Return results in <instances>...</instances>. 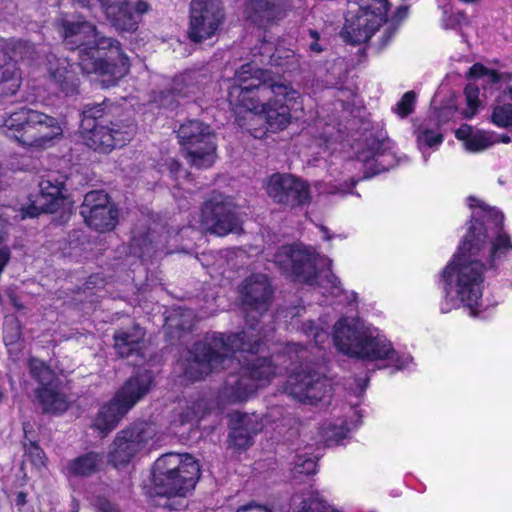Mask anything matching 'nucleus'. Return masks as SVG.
Listing matches in <instances>:
<instances>
[{"label":"nucleus","mask_w":512,"mask_h":512,"mask_svg":"<svg viewBox=\"0 0 512 512\" xmlns=\"http://www.w3.org/2000/svg\"><path fill=\"white\" fill-rule=\"evenodd\" d=\"M262 343L259 333L248 331L208 334L188 351L184 376L190 381L202 380L212 372L229 368L237 351L247 352L250 358L246 359L239 373L228 375L220 390V398L224 402L245 401L279 373V366L272 358L254 355Z\"/></svg>","instance_id":"nucleus-1"},{"label":"nucleus","mask_w":512,"mask_h":512,"mask_svg":"<svg viewBox=\"0 0 512 512\" xmlns=\"http://www.w3.org/2000/svg\"><path fill=\"white\" fill-rule=\"evenodd\" d=\"M503 215L495 212L497 231L487 243V229L478 220L472 222L458 254L443 272V278L449 286H454L461 303L476 316V307L482 297L481 285L486 267L495 268L512 255V241L502 229Z\"/></svg>","instance_id":"nucleus-2"},{"label":"nucleus","mask_w":512,"mask_h":512,"mask_svg":"<svg viewBox=\"0 0 512 512\" xmlns=\"http://www.w3.org/2000/svg\"><path fill=\"white\" fill-rule=\"evenodd\" d=\"M300 94L289 82L271 77L261 69L245 64L236 71L229 87L228 101L233 110L257 112L270 131L285 129L291 120L290 111Z\"/></svg>","instance_id":"nucleus-3"},{"label":"nucleus","mask_w":512,"mask_h":512,"mask_svg":"<svg viewBox=\"0 0 512 512\" xmlns=\"http://www.w3.org/2000/svg\"><path fill=\"white\" fill-rule=\"evenodd\" d=\"M61 27L63 43L67 49L78 52V65L83 73L107 76L106 86L115 85L128 73V58L121 52L119 42L101 35L95 25L65 20Z\"/></svg>","instance_id":"nucleus-4"},{"label":"nucleus","mask_w":512,"mask_h":512,"mask_svg":"<svg viewBox=\"0 0 512 512\" xmlns=\"http://www.w3.org/2000/svg\"><path fill=\"white\" fill-rule=\"evenodd\" d=\"M333 341L342 353L363 360H393L396 354L385 336H373L359 319H340L334 326Z\"/></svg>","instance_id":"nucleus-5"},{"label":"nucleus","mask_w":512,"mask_h":512,"mask_svg":"<svg viewBox=\"0 0 512 512\" xmlns=\"http://www.w3.org/2000/svg\"><path fill=\"white\" fill-rule=\"evenodd\" d=\"M1 117V124L12 132L9 137L22 146L46 147L63 133L56 118L27 107L5 112Z\"/></svg>","instance_id":"nucleus-6"},{"label":"nucleus","mask_w":512,"mask_h":512,"mask_svg":"<svg viewBox=\"0 0 512 512\" xmlns=\"http://www.w3.org/2000/svg\"><path fill=\"white\" fill-rule=\"evenodd\" d=\"M199 477V464L188 454H164L153 466L154 489L162 496H185L194 489Z\"/></svg>","instance_id":"nucleus-7"},{"label":"nucleus","mask_w":512,"mask_h":512,"mask_svg":"<svg viewBox=\"0 0 512 512\" xmlns=\"http://www.w3.org/2000/svg\"><path fill=\"white\" fill-rule=\"evenodd\" d=\"M151 383L149 371L129 378L115 396L101 407L94 419V427L105 434L115 429L128 411L148 393Z\"/></svg>","instance_id":"nucleus-8"},{"label":"nucleus","mask_w":512,"mask_h":512,"mask_svg":"<svg viewBox=\"0 0 512 512\" xmlns=\"http://www.w3.org/2000/svg\"><path fill=\"white\" fill-rule=\"evenodd\" d=\"M386 0H353L345 16L342 35L351 44L368 41L386 20Z\"/></svg>","instance_id":"nucleus-9"},{"label":"nucleus","mask_w":512,"mask_h":512,"mask_svg":"<svg viewBox=\"0 0 512 512\" xmlns=\"http://www.w3.org/2000/svg\"><path fill=\"white\" fill-rule=\"evenodd\" d=\"M178 138L192 166L209 168L214 164L217 157L216 136L209 125L189 120L179 127Z\"/></svg>","instance_id":"nucleus-10"},{"label":"nucleus","mask_w":512,"mask_h":512,"mask_svg":"<svg viewBox=\"0 0 512 512\" xmlns=\"http://www.w3.org/2000/svg\"><path fill=\"white\" fill-rule=\"evenodd\" d=\"M285 390L295 400L309 405L326 402L332 396L325 372L311 363L301 365L288 377Z\"/></svg>","instance_id":"nucleus-11"},{"label":"nucleus","mask_w":512,"mask_h":512,"mask_svg":"<svg viewBox=\"0 0 512 512\" xmlns=\"http://www.w3.org/2000/svg\"><path fill=\"white\" fill-rule=\"evenodd\" d=\"M157 433L155 424L137 421L119 431L110 445L108 461L114 467L127 465Z\"/></svg>","instance_id":"nucleus-12"},{"label":"nucleus","mask_w":512,"mask_h":512,"mask_svg":"<svg viewBox=\"0 0 512 512\" xmlns=\"http://www.w3.org/2000/svg\"><path fill=\"white\" fill-rule=\"evenodd\" d=\"M188 37L194 43L211 39L220 31L225 18L221 0H191Z\"/></svg>","instance_id":"nucleus-13"},{"label":"nucleus","mask_w":512,"mask_h":512,"mask_svg":"<svg viewBox=\"0 0 512 512\" xmlns=\"http://www.w3.org/2000/svg\"><path fill=\"white\" fill-rule=\"evenodd\" d=\"M240 300L245 313V321L254 331L261 316L268 310L273 289L264 274L247 277L239 288Z\"/></svg>","instance_id":"nucleus-14"},{"label":"nucleus","mask_w":512,"mask_h":512,"mask_svg":"<svg viewBox=\"0 0 512 512\" xmlns=\"http://www.w3.org/2000/svg\"><path fill=\"white\" fill-rule=\"evenodd\" d=\"M201 226L210 234L225 236L241 230V221L232 201L215 195L202 206Z\"/></svg>","instance_id":"nucleus-15"},{"label":"nucleus","mask_w":512,"mask_h":512,"mask_svg":"<svg viewBox=\"0 0 512 512\" xmlns=\"http://www.w3.org/2000/svg\"><path fill=\"white\" fill-rule=\"evenodd\" d=\"M320 257L312 247L300 244L283 246L275 254V263L296 280L314 284L317 278V263Z\"/></svg>","instance_id":"nucleus-16"},{"label":"nucleus","mask_w":512,"mask_h":512,"mask_svg":"<svg viewBox=\"0 0 512 512\" xmlns=\"http://www.w3.org/2000/svg\"><path fill=\"white\" fill-rule=\"evenodd\" d=\"M80 214L90 228L101 233L112 231L118 223L117 207L108 194L100 190L86 193Z\"/></svg>","instance_id":"nucleus-17"},{"label":"nucleus","mask_w":512,"mask_h":512,"mask_svg":"<svg viewBox=\"0 0 512 512\" xmlns=\"http://www.w3.org/2000/svg\"><path fill=\"white\" fill-rule=\"evenodd\" d=\"M134 133L135 126L131 121H110V126L101 124L90 126V129H81L85 145L100 153H109L115 147L125 145Z\"/></svg>","instance_id":"nucleus-18"},{"label":"nucleus","mask_w":512,"mask_h":512,"mask_svg":"<svg viewBox=\"0 0 512 512\" xmlns=\"http://www.w3.org/2000/svg\"><path fill=\"white\" fill-rule=\"evenodd\" d=\"M99 2L107 20L120 32H135L141 16L150 9V5L144 0H99Z\"/></svg>","instance_id":"nucleus-19"},{"label":"nucleus","mask_w":512,"mask_h":512,"mask_svg":"<svg viewBox=\"0 0 512 512\" xmlns=\"http://www.w3.org/2000/svg\"><path fill=\"white\" fill-rule=\"evenodd\" d=\"M266 191L274 202L285 206H303L310 202L308 185L290 174L270 176Z\"/></svg>","instance_id":"nucleus-20"},{"label":"nucleus","mask_w":512,"mask_h":512,"mask_svg":"<svg viewBox=\"0 0 512 512\" xmlns=\"http://www.w3.org/2000/svg\"><path fill=\"white\" fill-rule=\"evenodd\" d=\"M235 423L229 433V447L236 450H246L253 443V436L263 428L256 415L235 414Z\"/></svg>","instance_id":"nucleus-21"},{"label":"nucleus","mask_w":512,"mask_h":512,"mask_svg":"<svg viewBox=\"0 0 512 512\" xmlns=\"http://www.w3.org/2000/svg\"><path fill=\"white\" fill-rule=\"evenodd\" d=\"M42 412L51 415H60L66 412L71 404L68 396L61 388L60 380L47 386L39 387L35 391Z\"/></svg>","instance_id":"nucleus-22"},{"label":"nucleus","mask_w":512,"mask_h":512,"mask_svg":"<svg viewBox=\"0 0 512 512\" xmlns=\"http://www.w3.org/2000/svg\"><path fill=\"white\" fill-rule=\"evenodd\" d=\"M70 68V64L65 59L60 60L55 56L48 59L50 78L67 96L77 94L79 88V79L76 73Z\"/></svg>","instance_id":"nucleus-23"},{"label":"nucleus","mask_w":512,"mask_h":512,"mask_svg":"<svg viewBox=\"0 0 512 512\" xmlns=\"http://www.w3.org/2000/svg\"><path fill=\"white\" fill-rule=\"evenodd\" d=\"M39 187L40 193L35 201V209L45 213L56 212L64 202V183L58 180L53 182L51 179H43Z\"/></svg>","instance_id":"nucleus-24"},{"label":"nucleus","mask_w":512,"mask_h":512,"mask_svg":"<svg viewBox=\"0 0 512 512\" xmlns=\"http://www.w3.org/2000/svg\"><path fill=\"white\" fill-rule=\"evenodd\" d=\"M145 331L138 324L126 328H120L113 335L114 348L120 357H129L138 353Z\"/></svg>","instance_id":"nucleus-25"},{"label":"nucleus","mask_w":512,"mask_h":512,"mask_svg":"<svg viewBox=\"0 0 512 512\" xmlns=\"http://www.w3.org/2000/svg\"><path fill=\"white\" fill-rule=\"evenodd\" d=\"M20 85L21 75L15 62L7 60L5 53L0 54V96L14 95Z\"/></svg>","instance_id":"nucleus-26"},{"label":"nucleus","mask_w":512,"mask_h":512,"mask_svg":"<svg viewBox=\"0 0 512 512\" xmlns=\"http://www.w3.org/2000/svg\"><path fill=\"white\" fill-rule=\"evenodd\" d=\"M245 13L252 22L262 26L276 18L277 0H247Z\"/></svg>","instance_id":"nucleus-27"},{"label":"nucleus","mask_w":512,"mask_h":512,"mask_svg":"<svg viewBox=\"0 0 512 512\" xmlns=\"http://www.w3.org/2000/svg\"><path fill=\"white\" fill-rule=\"evenodd\" d=\"M0 50L7 60L31 62L37 57V52L32 43L24 40H0Z\"/></svg>","instance_id":"nucleus-28"},{"label":"nucleus","mask_w":512,"mask_h":512,"mask_svg":"<svg viewBox=\"0 0 512 512\" xmlns=\"http://www.w3.org/2000/svg\"><path fill=\"white\" fill-rule=\"evenodd\" d=\"M103 457L96 452H88L68 462L66 469L74 476H90L99 471Z\"/></svg>","instance_id":"nucleus-29"},{"label":"nucleus","mask_w":512,"mask_h":512,"mask_svg":"<svg viewBox=\"0 0 512 512\" xmlns=\"http://www.w3.org/2000/svg\"><path fill=\"white\" fill-rule=\"evenodd\" d=\"M114 110H118V108L113 105L108 106L105 101L85 105L82 111L81 129H90V126L100 125L96 121L104 118L110 122L109 117Z\"/></svg>","instance_id":"nucleus-30"},{"label":"nucleus","mask_w":512,"mask_h":512,"mask_svg":"<svg viewBox=\"0 0 512 512\" xmlns=\"http://www.w3.org/2000/svg\"><path fill=\"white\" fill-rule=\"evenodd\" d=\"M28 366L31 376L40 383V387L53 384L59 380L55 372L40 359L30 358Z\"/></svg>","instance_id":"nucleus-31"},{"label":"nucleus","mask_w":512,"mask_h":512,"mask_svg":"<svg viewBox=\"0 0 512 512\" xmlns=\"http://www.w3.org/2000/svg\"><path fill=\"white\" fill-rule=\"evenodd\" d=\"M510 102L498 104L493 108L491 121L498 127L512 126V86L508 89Z\"/></svg>","instance_id":"nucleus-32"},{"label":"nucleus","mask_w":512,"mask_h":512,"mask_svg":"<svg viewBox=\"0 0 512 512\" xmlns=\"http://www.w3.org/2000/svg\"><path fill=\"white\" fill-rule=\"evenodd\" d=\"M494 142L492 136L488 133L477 131L467 139L465 147L471 152H480L491 146Z\"/></svg>","instance_id":"nucleus-33"},{"label":"nucleus","mask_w":512,"mask_h":512,"mask_svg":"<svg viewBox=\"0 0 512 512\" xmlns=\"http://www.w3.org/2000/svg\"><path fill=\"white\" fill-rule=\"evenodd\" d=\"M317 462L306 455H297L293 462V472L299 475H312L316 472Z\"/></svg>","instance_id":"nucleus-34"},{"label":"nucleus","mask_w":512,"mask_h":512,"mask_svg":"<svg viewBox=\"0 0 512 512\" xmlns=\"http://www.w3.org/2000/svg\"><path fill=\"white\" fill-rule=\"evenodd\" d=\"M24 457L26 460L30 461L32 465L36 467L43 466L45 463V456L43 450L32 441L29 443L24 442Z\"/></svg>","instance_id":"nucleus-35"},{"label":"nucleus","mask_w":512,"mask_h":512,"mask_svg":"<svg viewBox=\"0 0 512 512\" xmlns=\"http://www.w3.org/2000/svg\"><path fill=\"white\" fill-rule=\"evenodd\" d=\"M442 140L443 136L441 133L435 132L430 129L422 130L417 138L420 149H422L424 146L429 148L437 146L442 142Z\"/></svg>","instance_id":"nucleus-36"},{"label":"nucleus","mask_w":512,"mask_h":512,"mask_svg":"<svg viewBox=\"0 0 512 512\" xmlns=\"http://www.w3.org/2000/svg\"><path fill=\"white\" fill-rule=\"evenodd\" d=\"M416 100V94L413 91L406 92L397 103L396 112L401 117H406L413 111Z\"/></svg>","instance_id":"nucleus-37"},{"label":"nucleus","mask_w":512,"mask_h":512,"mask_svg":"<svg viewBox=\"0 0 512 512\" xmlns=\"http://www.w3.org/2000/svg\"><path fill=\"white\" fill-rule=\"evenodd\" d=\"M304 329L308 337H313V341L316 346H321L329 338V334L327 331L318 329L311 321L304 324Z\"/></svg>","instance_id":"nucleus-38"},{"label":"nucleus","mask_w":512,"mask_h":512,"mask_svg":"<svg viewBox=\"0 0 512 512\" xmlns=\"http://www.w3.org/2000/svg\"><path fill=\"white\" fill-rule=\"evenodd\" d=\"M466 98H467V108L463 111V114L466 118H471L476 113L477 108V90L471 91L468 88L466 89Z\"/></svg>","instance_id":"nucleus-39"},{"label":"nucleus","mask_w":512,"mask_h":512,"mask_svg":"<svg viewBox=\"0 0 512 512\" xmlns=\"http://www.w3.org/2000/svg\"><path fill=\"white\" fill-rule=\"evenodd\" d=\"M309 36L311 37L312 41L309 44V48L312 52L320 53L323 51V48L319 44V34L316 30H309Z\"/></svg>","instance_id":"nucleus-40"},{"label":"nucleus","mask_w":512,"mask_h":512,"mask_svg":"<svg viewBox=\"0 0 512 512\" xmlns=\"http://www.w3.org/2000/svg\"><path fill=\"white\" fill-rule=\"evenodd\" d=\"M236 512H272L265 506L250 503L237 509Z\"/></svg>","instance_id":"nucleus-41"},{"label":"nucleus","mask_w":512,"mask_h":512,"mask_svg":"<svg viewBox=\"0 0 512 512\" xmlns=\"http://www.w3.org/2000/svg\"><path fill=\"white\" fill-rule=\"evenodd\" d=\"M488 73H489V69H487L485 66H483L482 64H479V63L474 64L469 70V74L472 77H476V78L488 75Z\"/></svg>","instance_id":"nucleus-42"},{"label":"nucleus","mask_w":512,"mask_h":512,"mask_svg":"<svg viewBox=\"0 0 512 512\" xmlns=\"http://www.w3.org/2000/svg\"><path fill=\"white\" fill-rule=\"evenodd\" d=\"M474 132H472V129L470 126L468 125H463L461 128H459L457 131H456V137L460 140H463L464 141V145L466 146L467 144V139L473 135Z\"/></svg>","instance_id":"nucleus-43"},{"label":"nucleus","mask_w":512,"mask_h":512,"mask_svg":"<svg viewBox=\"0 0 512 512\" xmlns=\"http://www.w3.org/2000/svg\"><path fill=\"white\" fill-rule=\"evenodd\" d=\"M27 494L23 491H20L16 494L15 504L19 507L24 506L26 504Z\"/></svg>","instance_id":"nucleus-44"},{"label":"nucleus","mask_w":512,"mask_h":512,"mask_svg":"<svg viewBox=\"0 0 512 512\" xmlns=\"http://www.w3.org/2000/svg\"><path fill=\"white\" fill-rule=\"evenodd\" d=\"M395 32V28H387L384 32V36H383V43H382V46H385L389 40L391 39V37L393 36Z\"/></svg>","instance_id":"nucleus-45"},{"label":"nucleus","mask_w":512,"mask_h":512,"mask_svg":"<svg viewBox=\"0 0 512 512\" xmlns=\"http://www.w3.org/2000/svg\"><path fill=\"white\" fill-rule=\"evenodd\" d=\"M328 282L331 283V286L333 289L339 290L340 281L338 280V278L336 276L330 275L328 278Z\"/></svg>","instance_id":"nucleus-46"},{"label":"nucleus","mask_w":512,"mask_h":512,"mask_svg":"<svg viewBox=\"0 0 512 512\" xmlns=\"http://www.w3.org/2000/svg\"><path fill=\"white\" fill-rule=\"evenodd\" d=\"M187 317H189L191 320H193L194 315H193L192 311L187 310ZM191 326H192V321H190L189 323L184 324L182 326V329H186V328L189 329Z\"/></svg>","instance_id":"nucleus-47"},{"label":"nucleus","mask_w":512,"mask_h":512,"mask_svg":"<svg viewBox=\"0 0 512 512\" xmlns=\"http://www.w3.org/2000/svg\"><path fill=\"white\" fill-rule=\"evenodd\" d=\"M288 348H289V351H290V350H294L295 352H298L299 350H302V349H303V346H302V345H300V344H295V343H293V344H289V345H288Z\"/></svg>","instance_id":"nucleus-48"},{"label":"nucleus","mask_w":512,"mask_h":512,"mask_svg":"<svg viewBox=\"0 0 512 512\" xmlns=\"http://www.w3.org/2000/svg\"><path fill=\"white\" fill-rule=\"evenodd\" d=\"M9 298H10L11 302L13 303V305H14L17 309H21V308H22V305L18 303L16 296H14V295H12V294H11V295H9Z\"/></svg>","instance_id":"nucleus-49"},{"label":"nucleus","mask_w":512,"mask_h":512,"mask_svg":"<svg viewBox=\"0 0 512 512\" xmlns=\"http://www.w3.org/2000/svg\"><path fill=\"white\" fill-rule=\"evenodd\" d=\"M488 75L490 76L492 82L499 81V75L497 74V72L489 70Z\"/></svg>","instance_id":"nucleus-50"},{"label":"nucleus","mask_w":512,"mask_h":512,"mask_svg":"<svg viewBox=\"0 0 512 512\" xmlns=\"http://www.w3.org/2000/svg\"><path fill=\"white\" fill-rule=\"evenodd\" d=\"M321 231L323 232L324 234V238L326 240H330L331 236L328 234V229L324 226L321 227Z\"/></svg>","instance_id":"nucleus-51"},{"label":"nucleus","mask_w":512,"mask_h":512,"mask_svg":"<svg viewBox=\"0 0 512 512\" xmlns=\"http://www.w3.org/2000/svg\"><path fill=\"white\" fill-rule=\"evenodd\" d=\"M3 223H2V220L0 219V243L3 241Z\"/></svg>","instance_id":"nucleus-52"},{"label":"nucleus","mask_w":512,"mask_h":512,"mask_svg":"<svg viewBox=\"0 0 512 512\" xmlns=\"http://www.w3.org/2000/svg\"><path fill=\"white\" fill-rule=\"evenodd\" d=\"M510 140H511V139H510V137H509V136H507V135H503V136L501 137V141H502L503 143H509V142H510Z\"/></svg>","instance_id":"nucleus-53"},{"label":"nucleus","mask_w":512,"mask_h":512,"mask_svg":"<svg viewBox=\"0 0 512 512\" xmlns=\"http://www.w3.org/2000/svg\"><path fill=\"white\" fill-rule=\"evenodd\" d=\"M179 164L176 162V161H173L172 164H171V169L172 170H177Z\"/></svg>","instance_id":"nucleus-54"},{"label":"nucleus","mask_w":512,"mask_h":512,"mask_svg":"<svg viewBox=\"0 0 512 512\" xmlns=\"http://www.w3.org/2000/svg\"><path fill=\"white\" fill-rule=\"evenodd\" d=\"M399 13L406 15L407 14V8H401L399 9Z\"/></svg>","instance_id":"nucleus-55"},{"label":"nucleus","mask_w":512,"mask_h":512,"mask_svg":"<svg viewBox=\"0 0 512 512\" xmlns=\"http://www.w3.org/2000/svg\"><path fill=\"white\" fill-rule=\"evenodd\" d=\"M458 19H462V20H466V17H465V14L464 13H461L458 15Z\"/></svg>","instance_id":"nucleus-56"},{"label":"nucleus","mask_w":512,"mask_h":512,"mask_svg":"<svg viewBox=\"0 0 512 512\" xmlns=\"http://www.w3.org/2000/svg\"><path fill=\"white\" fill-rule=\"evenodd\" d=\"M461 1H462V2H464V3H473V2H475L476 0H461Z\"/></svg>","instance_id":"nucleus-57"},{"label":"nucleus","mask_w":512,"mask_h":512,"mask_svg":"<svg viewBox=\"0 0 512 512\" xmlns=\"http://www.w3.org/2000/svg\"><path fill=\"white\" fill-rule=\"evenodd\" d=\"M28 215H29L30 217H33V216H35V215H36V213H28Z\"/></svg>","instance_id":"nucleus-58"},{"label":"nucleus","mask_w":512,"mask_h":512,"mask_svg":"<svg viewBox=\"0 0 512 512\" xmlns=\"http://www.w3.org/2000/svg\"><path fill=\"white\" fill-rule=\"evenodd\" d=\"M192 419L189 415L186 416V420Z\"/></svg>","instance_id":"nucleus-59"},{"label":"nucleus","mask_w":512,"mask_h":512,"mask_svg":"<svg viewBox=\"0 0 512 512\" xmlns=\"http://www.w3.org/2000/svg\"><path fill=\"white\" fill-rule=\"evenodd\" d=\"M356 182L352 181L351 186H355Z\"/></svg>","instance_id":"nucleus-60"}]
</instances>
